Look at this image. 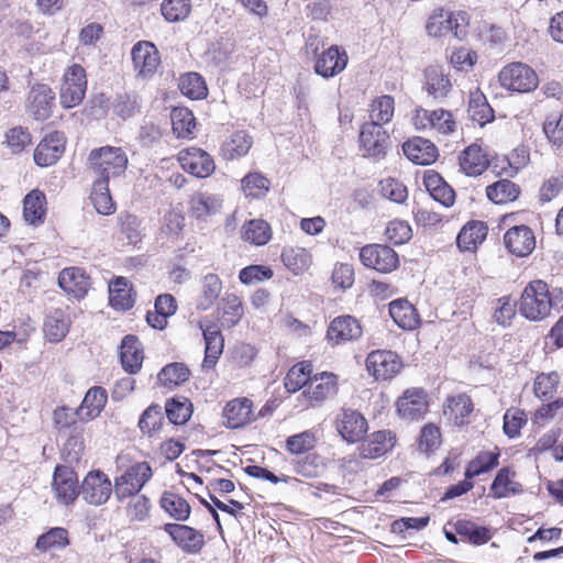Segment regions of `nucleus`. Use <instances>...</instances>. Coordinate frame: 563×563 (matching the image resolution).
<instances>
[{
    "label": "nucleus",
    "mask_w": 563,
    "mask_h": 563,
    "mask_svg": "<svg viewBox=\"0 0 563 563\" xmlns=\"http://www.w3.org/2000/svg\"><path fill=\"white\" fill-rule=\"evenodd\" d=\"M563 297L560 290L559 295L549 291V286L541 279L532 280L522 291L520 298L519 311L531 321H541L550 316L552 308L558 306V298Z\"/></svg>",
    "instance_id": "nucleus-1"
},
{
    "label": "nucleus",
    "mask_w": 563,
    "mask_h": 563,
    "mask_svg": "<svg viewBox=\"0 0 563 563\" xmlns=\"http://www.w3.org/2000/svg\"><path fill=\"white\" fill-rule=\"evenodd\" d=\"M129 164L126 153L117 146H101L90 151L87 165L96 180H106L124 175Z\"/></svg>",
    "instance_id": "nucleus-2"
},
{
    "label": "nucleus",
    "mask_w": 563,
    "mask_h": 563,
    "mask_svg": "<svg viewBox=\"0 0 563 563\" xmlns=\"http://www.w3.org/2000/svg\"><path fill=\"white\" fill-rule=\"evenodd\" d=\"M411 122L417 131L434 136L451 135L457 128V122L453 113L443 108L428 110L418 107L412 111Z\"/></svg>",
    "instance_id": "nucleus-3"
},
{
    "label": "nucleus",
    "mask_w": 563,
    "mask_h": 563,
    "mask_svg": "<svg viewBox=\"0 0 563 563\" xmlns=\"http://www.w3.org/2000/svg\"><path fill=\"white\" fill-rule=\"evenodd\" d=\"M87 77L85 68L79 64L67 67L59 88V101L66 109L77 107L85 98Z\"/></svg>",
    "instance_id": "nucleus-4"
},
{
    "label": "nucleus",
    "mask_w": 563,
    "mask_h": 563,
    "mask_svg": "<svg viewBox=\"0 0 563 563\" xmlns=\"http://www.w3.org/2000/svg\"><path fill=\"white\" fill-rule=\"evenodd\" d=\"M498 80L501 87L516 92H530L538 87L539 79L536 71L523 63H511L505 66Z\"/></svg>",
    "instance_id": "nucleus-5"
},
{
    "label": "nucleus",
    "mask_w": 563,
    "mask_h": 563,
    "mask_svg": "<svg viewBox=\"0 0 563 563\" xmlns=\"http://www.w3.org/2000/svg\"><path fill=\"white\" fill-rule=\"evenodd\" d=\"M152 476V468L146 462H140L129 467L114 479V496L119 500L136 496Z\"/></svg>",
    "instance_id": "nucleus-6"
},
{
    "label": "nucleus",
    "mask_w": 563,
    "mask_h": 563,
    "mask_svg": "<svg viewBox=\"0 0 563 563\" xmlns=\"http://www.w3.org/2000/svg\"><path fill=\"white\" fill-rule=\"evenodd\" d=\"M112 492L114 493L113 484L108 475L99 470L90 471L80 487L82 499L92 506L106 504Z\"/></svg>",
    "instance_id": "nucleus-7"
},
{
    "label": "nucleus",
    "mask_w": 563,
    "mask_h": 563,
    "mask_svg": "<svg viewBox=\"0 0 563 563\" xmlns=\"http://www.w3.org/2000/svg\"><path fill=\"white\" fill-rule=\"evenodd\" d=\"M335 429L347 443H357L367 433L368 422L360 411L343 408L335 417Z\"/></svg>",
    "instance_id": "nucleus-8"
},
{
    "label": "nucleus",
    "mask_w": 563,
    "mask_h": 563,
    "mask_svg": "<svg viewBox=\"0 0 563 563\" xmlns=\"http://www.w3.org/2000/svg\"><path fill=\"white\" fill-rule=\"evenodd\" d=\"M360 260L368 268L379 273H390L398 265V255L389 246L368 244L361 249Z\"/></svg>",
    "instance_id": "nucleus-9"
},
{
    "label": "nucleus",
    "mask_w": 563,
    "mask_h": 563,
    "mask_svg": "<svg viewBox=\"0 0 563 563\" xmlns=\"http://www.w3.org/2000/svg\"><path fill=\"white\" fill-rule=\"evenodd\" d=\"M178 162L185 172L198 178L209 177L216 168L211 155L199 147L181 150Z\"/></svg>",
    "instance_id": "nucleus-10"
},
{
    "label": "nucleus",
    "mask_w": 563,
    "mask_h": 563,
    "mask_svg": "<svg viewBox=\"0 0 563 563\" xmlns=\"http://www.w3.org/2000/svg\"><path fill=\"white\" fill-rule=\"evenodd\" d=\"M55 95L45 84H35L31 87L25 102L26 112L37 121H44L52 114Z\"/></svg>",
    "instance_id": "nucleus-11"
},
{
    "label": "nucleus",
    "mask_w": 563,
    "mask_h": 563,
    "mask_svg": "<svg viewBox=\"0 0 563 563\" xmlns=\"http://www.w3.org/2000/svg\"><path fill=\"white\" fill-rule=\"evenodd\" d=\"M401 361L391 351H373L366 358L368 372L376 378L387 380L393 378L401 369Z\"/></svg>",
    "instance_id": "nucleus-12"
},
{
    "label": "nucleus",
    "mask_w": 563,
    "mask_h": 563,
    "mask_svg": "<svg viewBox=\"0 0 563 563\" xmlns=\"http://www.w3.org/2000/svg\"><path fill=\"white\" fill-rule=\"evenodd\" d=\"M396 407L402 419H421L428 411V396L421 388H409L397 399Z\"/></svg>",
    "instance_id": "nucleus-13"
},
{
    "label": "nucleus",
    "mask_w": 563,
    "mask_h": 563,
    "mask_svg": "<svg viewBox=\"0 0 563 563\" xmlns=\"http://www.w3.org/2000/svg\"><path fill=\"white\" fill-rule=\"evenodd\" d=\"M52 486L56 499L63 505L74 503L80 492L77 474L68 466H56Z\"/></svg>",
    "instance_id": "nucleus-14"
},
{
    "label": "nucleus",
    "mask_w": 563,
    "mask_h": 563,
    "mask_svg": "<svg viewBox=\"0 0 563 563\" xmlns=\"http://www.w3.org/2000/svg\"><path fill=\"white\" fill-rule=\"evenodd\" d=\"M347 60L346 52L338 45H332L317 56L313 68L319 76L331 78L345 69Z\"/></svg>",
    "instance_id": "nucleus-15"
},
{
    "label": "nucleus",
    "mask_w": 563,
    "mask_h": 563,
    "mask_svg": "<svg viewBox=\"0 0 563 563\" xmlns=\"http://www.w3.org/2000/svg\"><path fill=\"white\" fill-rule=\"evenodd\" d=\"M164 530L169 534L172 540L185 552L196 554L200 552L205 545V537L202 532L179 523H166Z\"/></svg>",
    "instance_id": "nucleus-16"
},
{
    "label": "nucleus",
    "mask_w": 563,
    "mask_h": 563,
    "mask_svg": "<svg viewBox=\"0 0 563 563\" xmlns=\"http://www.w3.org/2000/svg\"><path fill=\"white\" fill-rule=\"evenodd\" d=\"M134 69L144 78L152 76L157 69L161 58L156 46L147 41L137 42L131 52Z\"/></svg>",
    "instance_id": "nucleus-17"
},
{
    "label": "nucleus",
    "mask_w": 563,
    "mask_h": 563,
    "mask_svg": "<svg viewBox=\"0 0 563 563\" xmlns=\"http://www.w3.org/2000/svg\"><path fill=\"white\" fill-rule=\"evenodd\" d=\"M388 134L378 124L364 123L360 132L361 146L366 156L383 157L386 154Z\"/></svg>",
    "instance_id": "nucleus-18"
},
{
    "label": "nucleus",
    "mask_w": 563,
    "mask_h": 563,
    "mask_svg": "<svg viewBox=\"0 0 563 563\" xmlns=\"http://www.w3.org/2000/svg\"><path fill=\"white\" fill-rule=\"evenodd\" d=\"M461 13L446 11L442 8L434 9L428 19L426 30L430 36L440 37L449 33H453L455 37H460L462 31L460 30L459 18Z\"/></svg>",
    "instance_id": "nucleus-19"
},
{
    "label": "nucleus",
    "mask_w": 563,
    "mask_h": 563,
    "mask_svg": "<svg viewBox=\"0 0 563 563\" xmlns=\"http://www.w3.org/2000/svg\"><path fill=\"white\" fill-rule=\"evenodd\" d=\"M396 444V434L391 430H379L369 434L358 446L360 456L363 459H377L389 451Z\"/></svg>",
    "instance_id": "nucleus-20"
},
{
    "label": "nucleus",
    "mask_w": 563,
    "mask_h": 563,
    "mask_svg": "<svg viewBox=\"0 0 563 563\" xmlns=\"http://www.w3.org/2000/svg\"><path fill=\"white\" fill-rule=\"evenodd\" d=\"M65 151V137L55 132L42 140L34 151V162L42 167L54 165Z\"/></svg>",
    "instance_id": "nucleus-21"
},
{
    "label": "nucleus",
    "mask_w": 563,
    "mask_h": 563,
    "mask_svg": "<svg viewBox=\"0 0 563 563\" xmlns=\"http://www.w3.org/2000/svg\"><path fill=\"white\" fill-rule=\"evenodd\" d=\"M362 327L357 319L352 316H340L332 320L327 336L333 344L354 341L361 338Z\"/></svg>",
    "instance_id": "nucleus-22"
},
{
    "label": "nucleus",
    "mask_w": 563,
    "mask_h": 563,
    "mask_svg": "<svg viewBox=\"0 0 563 563\" xmlns=\"http://www.w3.org/2000/svg\"><path fill=\"white\" fill-rule=\"evenodd\" d=\"M58 285L67 295L76 299H81L87 295L91 282L84 269L79 267H68L59 273Z\"/></svg>",
    "instance_id": "nucleus-23"
},
{
    "label": "nucleus",
    "mask_w": 563,
    "mask_h": 563,
    "mask_svg": "<svg viewBox=\"0 0 563 563\" xmlns=\"http://www.w3.org/2000/svg\"><path fill=\"white\" fill-rule=\"evenodd\" d=\"M252 406V401L245 397L230 400L222 411L224 426L238 429L253 421Z\"/></svg>",
    "instance_id": "nucleus-24"
},
{
    "label": "nucleus",
    "mask_w": 563,
    "mask_h": 563,
    "mask_svg": "<svg viewBox=\"0 0 563 563\" xmlns=\"http://www.w3.org/2000/svg\"><path fill=\"white\" fill-rule=\"evenodd\" d=\"M504 242L509 252L517 256H527L536 247L534 234L527 225L510 228L504 236Z\"/></svg>",
    "instance_id": "nucleus-25"
},
{
    "label": "nucleus",
    "mask_w": 563,
    "mask_h": 563,
    "mask_svg": "<svg viewBox=\"0 0 563 563\" xmlns=\"http://www.w3.org/2000/svg\"><path fill=\"white\" fill-rule=\"evenodd\" d=\"M406 157L417 165H430L438 158L437 146L427 139L416 136L402 145Z\"/></svg>",
    "instance_id": "nucleus-26"
},
{
    "label": "nucleus",
    "mask_w": 563,
    "mask_h": 563,
    "mask_svg": "<svg viewBox=\"0 0 563 563\" xmlns=\"http://www.w3.org/2000/svg\"><path fill=\"white\" fill-rule=\"evenodd\" d=\"M424 82L423 88L429 96L437 100L448 97L452 89V82L449 74L439 65H430L423 73Z\"/></svg>",
    "instance_id": "nucleus-27"
},
{
    "label": "nucleus",
    "mask_w": 563,
    "mask_h": 563,
    "mask_svg": "<svg viewBox=\"0 0 563 563\" xmlns=\"http://www.w3.org/2000/svg\"><path fill=\"white\" fill-rule=\"evenodd\" d=\"M459 165L465 175L477 177L488 168L489 161L484 150L473 143L460 154Z\"/></svg>",
    "instance_id": "nucleus-28"
},
{
    "label": "nucleus",
    "mask_w": 563,
    "mask_h": 563,
    "mask_svg": "<svg viewBox=\"0 0 563 563\" xmlns=\"http://www.w3.org/2000/svg\"><path fill=\"white\" fill-rule=\"evenodd\" d=\"M200 328L206 343L202 367L205 369H211L217 364L223 352L224 339L221 334L220 328L214 323H210L206 327L200 324Z\"/></svg>",
    "instance_id": "nucleus-29"
},
{
    "label": "nucleus",
    "mask_w": 563,
    "mask_h": 563,
    "mask_svg": "<svg viewBox=\"0 0 563 563\" xmlns=\"http://www.w3.org/2000/svg\"><path fill=\"white\" fill-rule=\"evenodd\" d=\"M120 357L123 368L135 374L142 367L144 360V353L141 346V342L134 335H126L120 346Z\"/></svg>",
    "instance_id": "nucleus-30"
},
{
    "label": "nucleus",
    "mask_w": 563,
    "mask_h": 563,
    "mask_svg": "<svg viewBox=\"0 0 563 563\" xmlns=\"http://www.w3.org/2000/svg\"><path fill=\"white\" fill-rule=\"evenodd\" d=\"M423 184L430 196L444 207H451L455 201L453 188L435 172L428 170L423 177Z\"/></svg>",
    "instance_id": "nucleus-31"
},
{
    "label": "nucleus",
    "mask_w": 563,
    "mask_h": 563,
    "mask_svg": "<svg viewBox=\"0 0 563 563\" xmlns=\"http://www.w3.org/2000/svg\"><path fill=\"white\" fill-rule=\"evenodd\" d=\"M473 410L474 404L472 399L465 394H460L446 399L443 412L448 420L452 421L455 426H463L467 422V418Z\"/></svg>",
    "instance_id": "nucleus-32"
},
{
    "label": "nucleus",
    "mask_w": 563,
    "mask_h": 563,
    "mask_svg": "<svg viewBox=\"0 0 563 563\" xmlns=\"http://www.w3.org/2000/svg\"><path fill=\"white\" fill-rule=\"evenodd\" d=\"M70 319L63 309H55L44 322L43 332L49 342H60L69 331Z\"/></svg>",
    "instance_id": "nucleus-33"
},
{
    "label": "nucleus",
    "mask_w": 563,
    "mask_h": 563,
    "mask_svg": "<svg viewBox=\"0 0 563 563\" xmlns=\"http://www.w3.org/2000/svg\"><path fill=\"white\" fill-rule=\"evenodd\" d=\"M336 393V380L332 373L323 372L319 376L311 377L305 395L313 401H323Z\"/></svg>",
    "instance_id": "nucleus-34"
},
{
    "label": "nucleus",
    "mask_w": 563,
    "mask_h": 563,
    "mask_svg": "<svg viewBox=\"0 0 563 563\" xmlns=\"http://www.w3.org/2000/svg\"><path fill=\"white\" fill-rule=\"evenodd\" d=\"M108 400L106 389L102 387L90 388L78 408V415L81 420H92L103 410Z\"/></svg>",
    "instance_id": "nucleus-35"
},
{
    "label": "nucleus",
    "mask_w": 563,
    "mask_h": 563,
    "mask_svg": "<svg viewBox=\"0 0 563 563\" xmlns=\"http://www.w3.org/2000/svg\"><path fill=\"white\" fill-rule=\"evenodd\" d=\"M46 197L44 192L34 189L29 192L23 199V218L33 225L44 222L46 214Z\"/></svg>",
    "instance_id": "nucleus-36"
},
{
    "label": "nucleus",
    "mask_w": 563,
    "mask_h": 563,
    "mask_svg": "<svg viewBox=\"0 0 563 563\" xmlns=\"http://www.w3.org/2000/svg\"><path fill=\"white\" fill-rule=\"evenodd\" d=\"M389 314L400 328L412 330L419 324L416 308L406 299H397L389 303Z\"/></svg>",
    "instance_id": "nucleus-37"
},
{
    "label": "nucleus",
    "mask_w": 563,
    "mask_h": 563,
    "mask_svg": "<svg viewBox=\"0 0 563 563\" xmlns=\"http://www.w3.org/2000/svg\"><path fill=\"white\" fill-rule=\"evenodd\" d=\"M221 199L209 192H196L189 200V212L192 217L200 219L220 211Z\"/></svg>",
    "instance_id": "nucleus-38"
},
{
    "label": "nucleus",
    "mask_w": 563,
    "mask_h": 563,
    "mask_svg": "<svg viewBox=\"0 0 563 563\" xmlns=\"http://www.w3.org/2000/svg\"><path fill=\"white\" fill-rule=\"evenodd\" d=\"M470 118L481 126L494 120L493 108L487 102L486 96L478 88L471 91L467 109Z\"/></svg>",
    "instance_id": "nucleus-39"
},
{
    "label": "nucleus",
    "mask_w": 563,
    "mask_h": 563,
    "mask_svg": "<svg viewBox=\"0 0 563 563\" xmlns=\"http://www.w3.org/2000/svg\"><path fill=\"white\" fill-rule=\"evenodd\" d=\"M486 235L487 227L484 222H468L457 234L456 244L463 251H472L486 239Z\"/></svg>",
    "instance_id": "nucleus-40"
},
{
    "label": "nucleus",
    "mask_w": 563,
    "mask_h": 563,
    "mask_svg": "<svg viewBox=\"0 0 563 563\" xmlns=\"http://www.w3.org/2000/svg\"><path fill=\"white\" fill-rule=\"evenodd\" d=\"M109 301L118 310H128L133 307L134 299L126 278L117 277L109 284Z\"/></svg>",
    "instance_id": "nucleus-41"
},
{
    "label": "nucleus",
    "mask_w": 563,
    "mask_h": 563,
    "mask_svg": "<svg viewBox=\"0 0 563 563\" xmlns=\"http://www.w3.org/2000/svg\"><path fill=\"white\" fill-rule=\"evenodd\" d=\"M222 290V282L216 274H207L201 279V291L197 299V308L208 310L213 306Z\"/></svg>",
    "instance_id": "nucleus-42"
},
{
    "label": "nucleus",
    "mask_w": 563,
    "mask_h": 563,
    "mask_svg": "<svg viewBox=\"0 0 563 563\" xmlns=\"http://www.w3.org/2000/svg\"><path fill=\"white\" fill-rule=\"evenodd\" d=\"M282 261L288 269L298 275L311 265V254L302 247L287 246L282 252Z\"/></svg>",
    "instance_id": "nucleus-43"
},
{
    "label": "nucleus",
    "mask_w": 563,
    "mask_h": 563,
    "mask_svg": "<svg viewBox=\"0 0 563 563\" xmlns=\"http://www.w3.org/2000/svg\"><path fill=\"white\" fill-rule=\"evenodd\" d=\"M242 239L257 246L265 245L272 239V228L262 219L250 220L242 227Z\"/></svg>",
    "instance_id": "nucleus-44"
},
{
    "label": "nucleus",
    "mask_w": 563,
    "mask_h": 563,
    "mask_svg": "<svg viewBox=\"0 0 563 563\" xmlns=\"http://www.w3.org/2000/svg\"><path fill=\"white\" fill-rule=\"evenodd\" d=\"M519 194V187L508 179L498 180L486 188L487 198L496 205L515 201Z\"/></svg>",
    "instance_id": "nucleus-45"
},
{
    "label": "nucleus",
    "mask_w": 563,
    "mask_h": 563,
    "mask_svg": "<svg viewBox=\"0 0 563 563\" xmlns=\"http://www.w3.org/2000/svg\"><path fill=\"white\" fill-rule=\"evenodd\" d=\"M253 144L252 137L245 131H236L231 134L222 146L223 157L234 159L246 155Z\"/></svg>",
    "instance_id": "nucleus-46"
},
{
    "label": "nucleus",
    "mask_w": 563,
    "mask_h": 563,
    "mask_svg": "<svg viewBox=\"0 0 563 563\" xmlns=\"http://www.w3.org/2000/svg\"><path fill=\"white\" fill-rule=\"evenodd\" d=\"M90 199L96 211L100 214L109 216L115 211V205L109 190V183L106 180H95Z\"/></svg>",
    "instance_id": "nucleus-47"
},
{
    "label": "nucleus",
    "mask_w": 563,
    "mask_h": 563,
    "mask_svg": "<svg viewBox=\"0 0 563 563\" xmlns=\"http://www.w3.org/2000/svg\"><path fill=\"white\" fill-rule=\"evenodd\" d=\"M395 101L391 96L384 95L375 98L371 103L368 123L378 124L383 126L389 123L394 117Z\"/></svg>",
    "instance_id": "nucleus-48"
},
{
    "label": "nucleus",
    "mask_w": 563,
    "mask_h": 563,
    "mask_svg": "<svg viewBox=\"0 0 563 563\" xmlns=\"http://www.w3.org/2000/svg\"><path fill=\"white\" fill-rule=\"evenodd\" d=\"M455 531L462 539L475 545L485 544L492 538L486 527H479L467 520H459L455 523Z\"/></svg>",
    "instance_id": "nucleus-49"
},
{
    "label": "nucleus",
    "mask_w": 563,
    "mask_h": 563,
    "mask_svg": "<svg viewBox=\"0 0 563 563\" xmlns=\"http://www.w3.org/2000/svg\"><path fill=\"white\" fill-rule=\"evenodd\" d=\"M311 364L298 363L294 365L285 377V388L289 393H296L303 387H308L311 379Z\"/></svg>",
    "instance_id": "nucleus-50"
},
{
    "label": "nucleus",
    "mask_w": 563,
    "mask_h": 563,
    "mask_svg": "<svg viewBox=\"0 0 563 563\" xmlns=\"http://www.w3.org/2000/svg\"><path fill=\"white\" fill-rule=\"evenodd\" d=\"M161 506L175 520L185 521L190 516V506L187 500L174 493H165L162 496Z\"/></svg>",
    "instance_id": "nucleus-51"
},
{
    "label": "nucleus",
    "mask_w": 563,
    "mask_h": 563,
    "mask_svg": "<svg viewBox=\"0 0 563 563\" xmlns=\"http://www.w3.org/2000/svg\"><path fill=\"white\" fill-rule=\"evenodd\" d=\"M179 89L183 95L192 99H203L208 95V89L203 78L197 73H188L179 79Z\"/></svg>",
    "instance_id": "nucleus-52"
},
{
    "label": "nucleus",
    "mask_w": 563,
    "mask_h": 563,
    "mask_svg": "<svg viewBox=\"0 0 563 563\" xmlns=\"http://www.w3.org/2000/svg\"><path fill=\"white\" fill-rule=\"evenodd\" d=\"M189 375L190 371L184 363H172L162 368L157 378L162 385L172 388L188 380Z\"/></svg>",
    "instance_id": "nucleus-53"
},
{
    "label": "nucleus",
    "mask_w": 563,
    "mask_h": 563,
    "mask_svg": "<svg viewBox=\"0 0 563 563\" xmlns=\"http://www.w3.org/2000/svg\"><path fill=\"white\" fill-rule=\"evenodd\" d=\"M172 124L177 137H187L196 128V119L187 108H176L172 111Z\"/></svg>",
    "instance_id": "nucleus-54"
},
{
    "label": "nucleus",
    "mask_w": 563,
    "mask_h": 563,
    "mask_svg": "<svg viewBox=\"0 0 563 563\" xmlns=\"http://www.w3.org/2000/svg\"><path fill=\"white\" fill-rule=\"evenodd\" d=\"M69 543L68 532L64 528H52L42 534L36 542V548L43 552L60 550Z\"/></svg>",
    "instance_id": "nucleus-55"
},
{
    "label": "nucleus",
    "mask_w": 563,
    "mask_h": 563,
    "mask_svg": "<svg viewBox=\"0 0 563 563\" xmlns=\"http://www.w3.org/2000/svg\"><path fill=\"white\" fill-rule=\"evenodd\" d=\"M163 421L164 413L162 407L158 405H151L141 415L137 426L142 433L152 435L161 430Z\"/></svg>",
    "instance_id": "nucleus-56"
},
{
    "label": "nucleus",
    "mask_w": 563,
    "mask_h": 563,
    "mask_svg": "<svg viewBox=\"0 0 563 563\" xmlns=\"http://www.w3.org/2000/svg\"><path fill=\"white\" fill-rule=\"evenodd\" d=\"M511 475L508 467H503L498 471L490 486V492L495 498H504L520 492L519 485L511 481Z\"/></svg>",
    "instance_id": "nucleus-57"
},
{
    "label": "nucleus",
    "mask_w": 563,
    "mask_h": 563,
    "mask_svg": "<svg viewBox=\"0 0 563 563\" xmlns=\"http://www.w3.org/2000/svg\"><path fill=\"white\" fill-rule=\"evenodd\" d=\"M242 190L246 197L262 198L269 190V180L260 173H250L242 180Z\"/></svg>",
    "instance_id": "nucleus-58"
},
{
    "label": "nucleus",
    "mask_w": 563,
    "mask_h": 563,
    "mask_svg": "<svg viewBox=\"0 0 563 563\" xmlns=\"http://www.w3.org/2000/svg\"><path fill=\"white\" fill-rule=\"evenodd\" d=\"M498 453L481 452L474 460H472L465 471V478H473L483 473H486L498 464Z\"/></svg>",
    "instance_id": "nucleus-59"
},
{
    "label": "nucleus",
    "mask_w": 563,
    "mask_h": 563,
    "mask_svg": "<svg viewBox=\"0 0 563 563\" xmlns=\"http://www.w3.org/2000/svg\"><path fill=\"white\" fill-rule=\"evenodd\" d=\"M558 373H541L534 379L533 391L540 399H549L553 396L559 385Z\"/></svg>",
    "instance_id": "nucleus-60"
},
{
    "label": "nucleus",
    "mask_w": 563,
    "mask_h": 563,
    "mask_svg": "<svg viewBox=\"0 0 563 563\" xmlns=\"http://www.w3.org/2000/svg\"><path fill=\"white\" fill-rule=\"evenodd\" d=\"M118 223L121 232L125 235L130 243H137L142 239V221L134 214L122 213L118 217Z\"/></svg>",
    "instance_id": "nucleus-61"
},
{
    "label": "nucleus",
    "mask_w": 563,
    "mask_h": 563,
    "mask_svg": "<svg viewBox=\"0 0 563 563\" xmlns=\"http://www.w3.org/2000/svg\"><path fill=\"white\" fill-rule=\"evenodd\" d=\"M165 412L172 423L184 424L191 416V404L186 399L183 401L172 399L166 402Z\"/></svg>",
    "instance_id": "nucleus-62"
},
{
    "label": "nucleus",
    "mask_w": 563,
    "mask_h": 563,
    "mask_svg": "<svg viewBox=\"0 0 563 563\" xmlns=\"http://www.w3.org/2000/svg\"><path fill=\"white\" fill-rule=\"evenodd\" d=\"M449 59L454 69L470 71L477 62V54L470 48L459 47L452 49Z\"/></svg>",
    "instance_id": "nucleus-63"
},
{
    "label": "nucleus",
    "mask_w": 563,
    "mask_h": 563,
    "mask_svg": "<svg viewBox=\"0 0 563 563\" xmlns=\"http://www.w3.org/2000/svg\"><path fill=\"white\" fill-rule=\"evenodd\" d=\"M324 468L322 460L317 454H308L298 460L295 464V471L298 475L306 478L319 476Z\"/></svg>",
    "instance_id": "nucleus-64"
}]
</instances>
